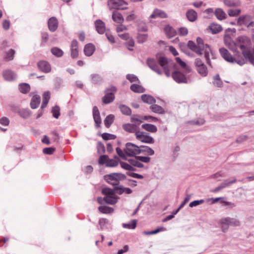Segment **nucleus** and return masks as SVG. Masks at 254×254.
Returning a JSON list of instances; mask_svg holds the SVG:
<instances>
[{"label": "nucleus", "instance_id": "393cba45", "mask_svg": "<svg viewBox=\"0 0 254 254\" xmlns=\"http://www.w3.org/2000/svg\"><path fill=\"white\" fill-rule=\"evenodd\" d=\"M112 19L114 22L120 24L123 23L124 21V18L122 14L117 11L113 12Z\"/></svg>", "mask_w": 254, "mask_h": 254}, {"label": "nucleus", "instance_id": "c03bdc74", "mask_svg": "<svg viewBox=\"0 0 254 254\" xmlns=\"http://www.w3.org/2000/svg\"><path fill=\"white\" fill-rule=\"evenodd\" d=\"M19 89L21 93L25 94L30 91V86L27 83H21L19 85Z\"/></svg>", "mask_w": 254, "mask_h": 254}, {"label": "nucleus", "instance_id": "423d86ee", "mask_svg": "<svg viewBox=\"0 0 254 254\" xmlns=\"http://www.w3.org/2000/svg\"><path fill=\"white\" fill-rule=\"evenodd\" d=\"M196 42L197 46L199 47L201 51L203 52V54H204L207 63L210 66V54L212 56L213 55L210 48L207 44L204 45L202 40L199 37L197 38Z\"/></svg>", "mask_w": 254, "mask_h": 254}, {"label": "nucleus", "instance_id": "774afa93", "mask_svg": "<svg viewBox=\"0 0 254 254\" xmlns=\"http://www.w3.org/2000/svg\"><path fill=\"white\" fill-rule=\"evenodd\" d=\"M0 124L2 126H7L9 124V120L6 117H2L0 119Z\"/></svg>", "mask_w": 254, "mask_h": 254}, {"label": "nucleus", "instance_id": "864d4df0", "mask_svg": "<svg viewBox=\"0 0 254 254\" xmlns=\"http://www.w3.org/2000/svg\"><path fill=\"white\" fill-rule=\"evenodd\" d=\"M53 116L54 118L58 119L60 115V108L58 106H55L53 108L52 110Z\"/></svg>", "mask_w": 254, "mask_h": 254}, {"label": "nucleus", "instance_id": "f704fd0d", "mask_svg": "<svg viewBox=\"0 0 254 254\" xmlns=\"http://www.w3.org/2000/svg\"><path fill=\"white\" fill-rule=\"evenodd\" d=\"M215 15L217 18L220 20L225 19L226 17L225 12L221 8H219L216 9Z\"/></svg>", "mask_w": 254, "mask_h": 254}, {"label": "nucleus", "instance_id": "3c124183", "mask_svg": "<svg viewBox=\"0 0 254 254\" xmlns=\"http://www.w3.org/2000/svg\"><path fill=\"white\" fill-rule=\"evenodd\" d=\"M241 10L240 9H230L228 11V14L230 16H236L240 14Z\"/></svg>", "mask_w": 254, "mask_h": 254}, {"label": "nucleus", "instance_id": "0e129e2a", "mask_svg": "<svg viewBox=\"0 0 254 254\" xmlns=\"http://www.w3.org/2000/svg\"><path fill=\"white\" fill-rule=\"evenodd\" d=\"M108 157L107 155H102L100 157L99 159V163L101 165L107 164Z\"/></svg>", "mask_w": 254, "mask_h": 254}, {"label": "nucleus", "instance_id": "e2e57ef3", "mask_svg": "<svg viewBox=\"0 0 254 254\" xmlns=\"http://www.w3.org/2000/svg\"><path fill=\"white\" fill-rule=\"evenodd\" d=\"M248 136L246 135L242 134L238 137L236 139V142L239 143H242L247 140Z\"/></svg>", "mask_w": 254, "mask_h": 254}, {"label": "nucleus", "instance_id": "a211bd4d", "mask_svg": "<svg viewBox=\"0 0 254 254\" xmlns=\"http://www.w3.org/2000/svg\"><path fill=\"white\" fill-rule=\"evenodd\" d=\"M2 76L5 80L9 81H13L16 78V75L11 70H5L2 73Z\"/></svg>", "mask_w": 254, "mask_h": 254}, {"label": "nucleus", "instance_id": "6e6552de", "mask_svg": "<svg viewBox=\"0 0 254 254\" xmlns=\"http://www.w3.org/2000/svg\"><path fill=\"white\" fill-rule=\"evenodd\" d=\"M127 3L124 0H109L108 5L110 9H126Z\"/></svg>", "mask_w": 254, "mask_h": 254}, {"label": "nucleus", "instance_id": "2f4dec72", "mask_svg": "<svg viewBox=\"0 0 254 254\" xmlns=\"http://www.w3.org/2000/svg\"><path fill=\"white\" fill-rule=\"evenodd\" d=\"M128 161L132 167L134 166L139 168L144 167V165L138 159V156L134 158L128 160Z\"/></svg>", "mask_w": 254, "mask_h": 254}, {"label": "nucleus", "instance_id": "6ab92c4d", "mask_svg": "<svg viewBox=\"0 0 254 254\" xmlns=\"http://www.w3.org/2000/svg\"><path fill=\"white\" fill-rule=\"evenodd\" d=\"M157 17H160L161 18H166L167 17V14L165 13V12L161 9H156L150 15L149 18L153 19L156 18Z\"/></svg>", "mask_w": 254, "mask_h": 254}, {"label": "nucleus", "instance_id": "4c0bfd02", "mask_svg": "<svg viewBox=\"0 0 254 254\" xmlns=\"http://www.w3.org/2000/svg\"><path fill=\"white\" fill-rule=\"evenodd\" d=\"M130 89L131 91L136 93H143L144 92V88L141 85L136 84H133L130 86Z\"/></svg>", "mask_w": 254, "mask_h": 254}, {"label": "nucleus", "instance_id": "39448f33", "mask_svg": "<svg viewBox=\"0 0 254 254\" xmlns=\"http://www.w3.org/2000/svg\"><path fill=\"white\" fill-rule=\"evenodd\" d=\"M221 56L227 62L230 63L236 62L238 64L242 65L246 63V59L241 58V59H235L229 53L227 50L222 48L219 49Z\"/></svg>", "mask_w": 254, "mask_h": 254}, {"label": "nucleus", "instance_id": "cd10ccee", "mask_svg": "<svg viewBox=\"0 0 254 254\" xmlns=\"http://www.w3.org/2000/svg\"><path fill=\"white\" fill-rule=\"evenodd\" d=\"M164 31L166 36L169 38H171L173 37L176 35V31L173 27L167 25L164 27Z\"/></svg>", "mask_w": 254, "mask_h": 254}, {"label": "nucleus", "instance_id": "69168bd1", "mask_svg": "<svg viewBox=\"0 0 254 254\" xmlns=\"http://www.w3.org/2000/svg\"><path fill=\"white\" fill-rule=\"evenodd\" d=\"M138 159L141 163H148L150 161L151 158L149 157L138 156Z\"/></svg>", "mask_w": 254, "mask_h": 254}, {"label": "nucleus", "instance_id": "473e14b6", "mask_svg": "<svg viewBox=\"0 0 254 254\" xmlns=\"http://www.w3.org/2000/svg\"><path fill=\"white\" fill-rule=\"evenodd\" d=\"M175 59L177 63L181 66L186 73L190 72V67L187 65L179 57H176Z\"/></svg>", "mask_w": 254, "mask_h": 254}, {"label": "nucleus", "instance_id": "0eeeda50", "mask_svg": "<svg viewBox=\"0 0 254 254\" xmlns=\"http://www.w3.org/2000/svg\"><path fill=\"white\" fill-rule=\"evenodd\" d=\"M135 135L136 139L142 142L145 143H153L154 142V139L145 132L136 131Z\"/></svg>", "mask_w": 254, "mask_h": 254}, {"label": "nucleus", "instance_id": "680f3d73", "mask_svg": "<svg viewBox=\"0 0 254 254\" xmlns=\"http://www.w3.org/2000/svg\"><path fill=\"white\" fill-rule=\"evenodd\" d=\"M224 3L225 5L229 7H233L238 5V3L232 0H224Z\"/></svg>", "mask_w": 254, "mask_h": 254}, {"label": "nucleus", "instance_id": "ea45409f", "mask_svg": "<svg viewBox=\"0 0 254 254\" xmlns=\"http://www.w3.org/2000/svg\"><path fill=\"white\" fill-rule=\"evenodd\" d=\"M115 119V116L114 115L110 114L106 117L104 120V125L106 127H109L113 123Z\"/></svg>", "mask_w": 254, "mask_h": 254}, {"label": "nucleus", "instance_id": "9b49d317", "mask_svg": "<svg viewBox=\"0 0 254 254\" xmlns=\"http://www.w3.org/2000/svg\"><path fill=\"white\" fill-rule=\"evenodd\" d=\"M173 79L178 83H187L190 82L187 77L180 71H175L172 73Z\"/></svg>", "mask_w": 254, "mask_h": 254}, {"label": "nucleus", "instance_id": "338daca9", "mask_svg": "<svg viewBox=\"0 0 254 254\" xmlns=\"http://www.w3.org/2000/svg\"><path fill=\"white\" fill-rule=\"evenodd\" d=\"M125 187L123 186H118L115 187V192H116L119 194H122L124 192Z\"/></svg>", "mask_w": 254, "mask_h": 254}, {"label": "nucleus", "instance_id": "7c9ffc66", "mask_svg": "<svg viewBox=\"0 0 254 254\" xmlns=\"http://www.w3.org/2000/svg\"><path fill=\"white\" fill-rule=\"evenodd\" d=\"M186 16L189 21L193 22L197 19V14L194 10L190 9L187 12Z\"/></svg>", "mask_w": 254, "mask_h": 254}, {"label": "nucleus", "instance_id": "09e8293b", "mask_svg": "<svg viewBox=\"0 0 254 254\" xmlns=\"http://www.w3.org/2000/svg\"><path fill=\"white\" fill-rule=\"evenodd\" d=\"M165 230H166V229L165 228H164L163 227H161L158 228L153 231H148V232L145 231L143 232V234L146 235H153V234H156L160 232L164 231Z\"/></svg>", "mask_w": 254, "mask_h": 254}, {"label": "nucleus", "instance_id": "412c9836", "mask_svg": "<svg viewBox=\"0 0 254 254\" xmlns=\"http://www.w3.org/2000/svg\"><path fill=\"white\" fill-rule=\"evenodd\" d=\"M58 26V21L56 18L52 17L48 21V27L52 32L55 31Z\"/></svg>", "mask_w": 254, "mask_h": 254}, {"label": "nucleus", "instance_id": "f8f14e48", "mask_svg": "<svg viewBox=\"0 0 254 254\" xmlns=\"http://www.w3.org/2000/svg\"><path fill=\"white\" fill-rule=\"evenodd\" d=\"M147 64L149 67L157 74H162V72L160 69L159 65L157 62L152 59H148L147 61Z\"/></svg>", "mask_w": 254, "mask_h": 254}, {"label": "nucleus", "instance_id": "f03ea898", "mask_svg": "<svg viewBox=\"0 0 254 254\" xmlns=\"http://www.w3.org/2000/svg\"><path fill=\"white\" fill-rule=\"evenodd\" d=\"M219 224L221 225L222 231L223 232H226L228 230L229 226L238 227L241 225L240 221L238 219L229 217L221 218L219 220Z\"/></svg>", "mask_w": 254, "mask_h": 254}, {"label": "nucleus", "instance_id": "b1692460", "mask_svg": "<svg viewBox=\"0 0 254 254\" xmlns=\"http://www.w3.org/2000/svg\"><path fill=\"white\" fill-rule=\"evenodd\" d=\"M99 224L101 230L111 229V222L107 219H100L99 221Z\"/></svg>", "mask_w": 254, "mask_h": 254}, {"label": "nucleus", "instance_id": "e433bc0d", "mask_svg": "<svg viewBox=\"0 0 254 254\" xmlns=\"http://www.w3.org/2000/svg\"><path fill=\"white\" fill-rule=\"evenodd\" d=\"M150 109L152 111V112L159 114H163L165 113V111L164 109L160 106L154 104L150 106Z\"/></svg>", "mask_w": 254, "mask_h": 254}, {"label": "nucleus", "instance_id": "aec40b11", "mask_svg": "<svg viewBox=\"0 0 254 254\" xmlns=\"http://www.w3.org/2000/svg\"><path fill=\"white\" fill-rule=\"evenodd\" d=\"M96 31L100 34H103L105 31V24L101 20L98 19L95 22Z\"/></svg>", "mask_w": 254, "mask_h": 254}, {"label": "nucleus", "instance_id": "7ed1b4c3", "mask_svg": "<svg viewBox=\"0 0 254 254\" xmlns=\"http://www.w3.org/2000/svg\"><path fill=\"white\" fill-rule=\"evenodd\" d=\"M102 193L104 195V201L107 204L114 205L118 202V197L116 195L114 190L104 188L102 190Z\"/></svg>", "mask_w": 254, "mask_h": 254}, {"label": "nucleus", "instance_id": "5701e85b", "mask_svg": "<svg viewBox=\"0 0 254 254\" xmlns=\"http://www.w3.org/2000/svg\"><path fill=\"white\" fill-rule=\"evenodd\" d=\"M95 50V46L92 44L89 43L85 46L84 53L86 56L90 57L93 55Z\"/></svg>", "mask_w": 254, "mask_h": 254}, {"label": "nucleus", "instance_id": "2eb2a0df", "mask_svg": "<svg viewBox=\"0 0 254 254\" xmlns=\"http://www.w3.org/2000/svg\"><path fill=\"white\" fill-rule=\"evenodd\" d=\"M236 179L233 178L232 180L229 181L228 180H226L224 181L220 186L216 187L213 190H212V192H216L220 191L222 189L229 187L232 184L236 183Z\"/></svg>", "mask_w": 254, "mask_h": 254}, {"label": "nucleus", "instance_id": "bf43d9fd", "mask_svg": "<svg viewBox=\"0 0 254 254\" xmlns=\"http://www.w3.org/2000/svg\"><path fill=\"white\" fill-rule=\"evenodd\" d=\"M137 18V15L135 14L134 11H132L130 13L128 14L126 19L127 21H133Z\"/></svg>", "mask_w": 254, "mask_h": 254}, {"label": "nucleus", "instance_id": "ddd939ff", "mask_svg": "<svg viewBox=\"0 0 254 254\" xmlns=\"http://www.w3.org/2000/svg\"><path fill=\"white\" fill-rule=\"evenodd\" d=\"M93 117L96 127H99L101 124V119L99 111L96 106H94L93 108Z\"/></svg>", "mask_w": 254, "mask_h": 254}, {"label": "nucleus", "instance_id": "6e6d98bb", "mask_svg": "<svg viewBox=\"0 0 254 254\" xmlns=\"http://www.w3.org/2000/svg\"><path fill=\"white\" fill-rule=\"evenodd\" d=\"M92 81L94 83H98L101 81L102 79L100 76L97 74H93L91 75Z\"/></svg>", "mask_w": 254, "mask_h": 254}, {"label": "nucleus", "instance_id": "1a4fd4ad", "mask_svg": "<svg viewBox=\"0 0 254 254\" xmlns=\"http://www.w3.org/2000/svg\"><path fill=\"white\" fill-rule=\"evenodd\" d=\"M117 89L114 86H112L106 90L105 95L102 98V101L105 104H109L112 102L114 99V94L116 93Z\"/></svg>", "mask_w": 254, "mask_h": 254}, {"label": "nucleus", "instance_id": "13d9d810", "mask_svg": "<svg viewBox=\"0 0 254 254\" xmlns=\"http://www.w3.org/2000/svg\"><path fill=\"white\" fill-rule=\"evenodd\" d=\"M127 79L130 82H139V80L136 76L134 74H128L127 75Z\"/></svg>", "mask_w": 254, "mask_h": 254}, {"label": "nucleus", "instance_id": "dca6fc26", "mask_svg": "<svg viewBox=\"0 0 254 254\" xmlns=\"http://www.w3.org/2000/svg\"><path fill=\"white\" fill-rule=\"evenodd\" d=\"M251 21V17L248 15H242L237 19V25L238 26H247Z\"/></svg>", "mask_w": 254, "mask_h": 254}, {"label": "nucleus", "instance_id": "052dcab7", "mask_svg": "<svg viewBox=\"0 0 254 254\" xmlns=\"http://www.w3.org/2000/svg\"><path fill=\"white\" fill-rule=\"evenodd\" d=\"M204 202H205V200L204 199L194 200V201L191 202L190 203L189 206L190 207H195V206H196L198 205H200V204L203 203Z\"/></svg>", "mask_w": 254, "mask_h": 254}, {"label": "nucleus", "instance_id": "a19ab883", "mask_svg": "<svg viewBox=\"0 0 254 254\" xmlns=\"http://www.w3.org/2000/svg\"><path fill=\"white\" fill-rule=\"evenodd\" d=\"M196 69L198 73L202 77H205L208 74V70L205 64L197 67Z\"/></svg>", "mask_w": 254, "mask_h": 254}, {"label": "nucleus", "instance_id": "c85d7f7f", "mask_svg": "<svg viewBox=\"0 0 254 254\" xmlns=\"http://www.w3.org/2000/svg\"><path fill=\"white\" fill-rule=\"evenodd\" d=\"M40 97L37 95H34L33 96L31 103L30 106L32 109H36L40 104Z\"/></svg>", "mask_w": 254, "mask_h": 254}, {"label": "nucleus", "instance_id": "bb28decb", "mask_svg": "<svg viewBox=\"0 0 254 254\" xmlns=\"http://www.w3.org/2000/svg\"><path fill=\"white\" fill-rule=\"evenodd\" d=\"M142 129L152 133H155L157 131V127L152 124H144L141 125Z\"/></svg>", "mask_w": 254, "mask_h": 254}, {"label": "nucleus", "instance_id": "c756f323", "mask_svg": "<svg viewBox=\"0 0 254 254\" xmlns=\"http://www.w3.org/2000/svg\"><path fill=\"white\" fill-rule=\"evenodd\" d=\"M141 99L143 102L149 104H153L156 102L155 98L149 95L143 94L141 95Z\"/></svg>", "mask_w": 254, "mask_h": 254}, {"label": "nucleus", "instance_id": "79ce46f5", "mask_svg": "<svg viewBox=\"0 0 254 254\" xmlns=\"http://www.w3.org/2000/svg\"><path fill=\"white\" fill-rule=\"evenodd\" d=\"M140 153H145L146 154L148 155H153L154 154V150L151 148L150 147L147 146H141L140 147Z\"/></svg>", "mask_w": 254, "mask_h": 254}, {"label": "nucleus", "instance_id": "9d476101", "mask_svg": "<svg viewBox=\"0 0 254 254\" xmlns=\"http://www.w3.org/2000/svg\"><path fill=\"white\" fill-rule=\"evenodd\" d=\"M158 61L159 63V65L163 69L166 76L169 77L170 76V68L167 59L164 57L161 56L158 58Z\"/></svg>", "mask_w": 254, "mask_h": 254}, {"label": "nucleus", "instance_id": "37998d69", "mask_svg": "<svg viewBox=\"0 0 254 254\" xmlns=\"http://www.w3.org/2000/svg\"><path fill=\"white\" fill-rule=\"evenodd\" d=\"M137 221L136 220H132L127 223H123L122 226L124 228L128 229H134L136 227Z\"/></svg>", "mask_w": 254, "mask_h": 254}, {"label": "nucleus", "instance_id": "de8ad7c7", "mask_svg": "<svg viewBox=\"0 0 254 254\" xmlns=\"http://www.w3.org/2000/svg\"><path fill=\"white\" fill-rule=\"evenodd\" d=\"M118 160L109 159L108 158L106 166L108 167H114L118 166Z\"/></svg>", "mask_w": 254, "mask_h": 254}, {"label": "nucleus", "instance_id": "a18cd8bd", "mask_svg": "<svg viewBox=\"0 0 254 254\" xmlns=\"http://www.w3.org/2000/svg\"><path fill=\"white\" fill-rule=\"evenodd\" d=\"M119 108L121 112L124 115H130L131 113L130 109L126 105H121L119 106Z\"/></svg>", "mask_w": 254, "mask_h": 254}, {"label": "nucleus", "instance_id": "20e7f679", "mask_svg": "<svg viewBox=\"0 0 254 254\" xmlns=\"http://www.w3.org/2000/svg\"><path fill=\"white\" fill-rule=\"evenodd\" d=\"M104 178L109 184L116 186L120 181L124 180L126 176L122 173H114L105 175Z\"/></svg>", "mask_w": 254, "mask_h": 254}, {"label": "nucleus", "instance_id": "4d7b16f0", "mask_svg": "<svg viewBox=\"0 0 254 254\" xmlns=\"http://www.w3.org/2000/svg\"><path fill=\"white\" fill-rule=\"evenodd\" d=\"M102 137L103 139L105 140H110V139H114L116 138V135L108 133H104L102 134Z\"/></svg>", "mask_w": 254, "mask_h": 254}, {"label": "nucleus", "instance_id": "a878e982", "mask_svg": "<svg viewBox=\"0 0 254 254\" xmlns=\"http://www.w3.org/2000/svg\"><path fill=\"white\" fill-rule=\"evenodd\" d=\"M188 46L191 50L195 52L198 55H202L203 54V52L201 51L199 47L193 42L189 41L188 44Z\"/></svg>", "mask_w": 254, "mask_h": 254}, {"label": "nucleus", "instance_id": "4468645a", "mask_svg": "<svg viewBox=\"0 0 254 254\" xmlns=\"http://www.w3.org/2000/svg\"><path fill=\"white\" fill-rule=\"evenodd\" d=\"M38 66L40 70L45 73H48L51 70V65L47 61H40L38 63Z\"/></svg>", "mask_w": 254, "mask_h": 254}, {"label": "nucleus", "instance_id": "49530a36", "mask_svg": "<svg viewBox=\"0 0 254 254\" xmlns=\"http://www.w3.org/2000/svg\"><path fill=\"white\" fill-rule=\"evenodd\" d=\"M52 53L57 57H61L64 54L63 51L60 48L54 47L51 49Z\"/></svg>", "mask_w": 254, "mask_h": 254}, {"label": "nucleus", "instance_id": "c9c22d12", "mask_svg": "<svg viewBox=\"0 0 254 254\" xmlns=\"http://www.w3.org/2000/svg\"><path fill=\"white\" fill-rule=\"evenodd\" d=\"M143 120L144 117H142L137 115H133L130 118L131 122L134 123V124L137 125V126L143 122Z\"/></svg>", "mask_w": 254, "mask_h": 254}, {"label": "nucleus", "instance_id": "8fccbe9b", "mask_svg": "<svg viewBox=\"0 0 254 254\" xmlns=\"http://www.w3.org/2000/svg\"><path fill=\"white\" fill-rule=\"evenodd\" d=\"M121 166L122 168L128 171H135L133 167L131 164H128L126 162H121L120 163Z\"/></svg>", "mask_w": 254, "mask_h": 254}, {"label": "nucleus", "instance_id": "f3484780", "mask_svg": "<svg viewBox=\"0 0 254 254\" xmlns=\"http://www.w3.org/2000/svg\"><path fill=\"white\" fill-rule=\"evenodd\" d=\"M71 57L73 59L77 58L78 56V42L76 40H73L71 43L70 47Z\"/></svg>", "mask_w": 254, "mask_h": 254}, {"label": "nucleus", "instance_id": "5fc2aeb1", "mask_svg": "<svg viewBox=\"0 0 254 254\" xmlns=\"http://www.w3.org/2000/svg\"><path fill=\"white\" fill-rule=\"evenodd\" d=\"M148 35L147 34H138L137 36V40L139 43H144L147 40Z\"/></svg>", "mask_w": 254, "mask_h": 254}, {"label": "nucleus", "instance_id": "f257e3e1", "mask_svg": "<svg viewBox=\"0 0 254 254\" xmlns=\"http://www.w3.org/2000/svg\"><path fill=\"white\" fill-rule=\"evenodd\" d=\"M116 151L118 155L122 159L127 160V156H134L140 153V147L133 144L128 142L126 144V147L123 151L119 147L116 148Z\"/></svg>", "mask_w": 254, "mask_h": 254}, {"label": "nucleus", "instance_id": "4be33fe9", "mask_svg": "<svg viewBox=\"0 0 254 254\" xmlns=\"http://www.w3.org/2000/svg\"><path fill=\"white\" fill-rule=\"evenodd\" d=\"M123 129L130 133L135 132L138 131V127L137 125L134 124H126L123 126Z\"/></svg>", "mask_w": 254, "mask_h": 254}, {"label": "nucleus", "instance_id": "72a5a7b5", "mask_svg": "<svg viewBox=\"0 0 254 254\" xmlns=\"http://www.w3.org/2000/svg\"><path fill=\"white\" fill-rule=\"evenodd\" d=\"M209 29L213 34H217L222 30V28L219 24L212 23L209 26Z\"/></svg>", "mask_w": 254, "mask_h": 254}, {"label": "nucleus", "instance_id": "603ef678", "mask_svg": "<svg viewBox=\"0 0 254 254\" xmlns=\"http://www.w3.org/2000/svg\"><path fill=\"white\" fill-rule=\"evenodd\" d=\"M15 51L13 49H10L6 53L5 57V59L7 61H10L13 59Z\"/></svg>", "mask_w": 254, "mask_h": 254}, {"label": "nucleus", "instance_id": "58836bf2", "mask_svg": "<svg viewBox=\"0 0 254 254\" xmlns=\"http://www.w3.org/2000/svg\"><path fill=\"white\" fill-rule=\"evenodd\" d=\"M99 211L104 214H110L114 212V209L107 206H100L98 207Z\"/></svg>", "mask_w": 254, "mask_h": 254}]
</instances>
